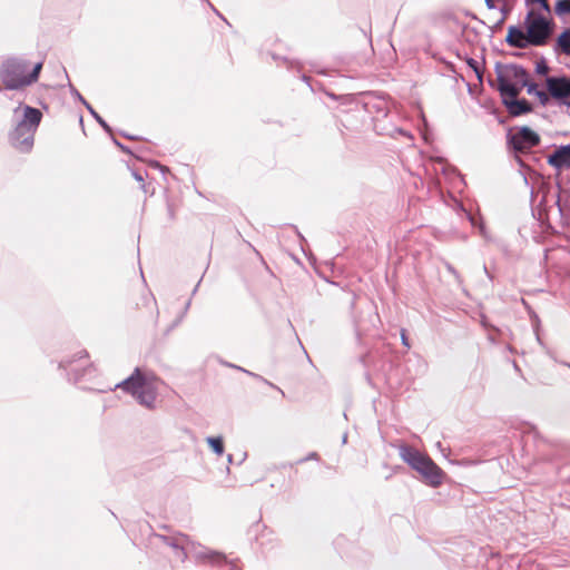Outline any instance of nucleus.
<instances>
[{
  "mask_svg": "<svg viewBox=\"0 0 570 570\" xmlns=\"http://www.w3.org/2000/svg\"><path fill=\"white\" fill-rule=\"evenodd\" d=\"M525 4L528 13L524 19V29L531 38L532 46H546L554 27L550 4L548 0H525Z\"/></svg>",
  "mask_w": 570,
  "mask_h": 570,
  "instance_id": "nucleus-1",
  "label": "nucleus"
},
{
  "mask_svg": "<svg viewBox=\"0 0 570 570\" xmlns=\"http://www.w3.org/2000/svg\"><path fill=\"white\" fill-rule=\"evenodd\" d=\"M399 450L401 459L415 470L428 485L436 488L442 484L445 473L426 453L406 444H401Z\"/></svg>",
  "mask_w": 570,
  "mask_h": 570,
  "instance_id": "nucleus-2",
  "label": "nucleus"
},
{
  "mask_svg": "<svg viewBox=\"0 0 570 570\" xmlns=\"http://www.w3.org/2000/svg\"><path fill=\"white\" fill-rule=\"evenodd\" d=\"M42 119L39 109L26 106L23 119L9 134L10 145L19 153H30L35 144V135Z\"/></svg>",
  "mask_w": 570,
  "mask_h": 570,
  "instance_id": "nucleus-3",
  "label": "nucleus"
},
{
  "mask_svg": "<svg viewBox=\"0 0 570 570\" xmlns=\"http://www.w3.org/2000/svg\"><path fill=\"white\" fill-rule=\"evenodd\" d=\"M42 66V62H38L32 71L28 73L26 62L10 59L1 66L0 79L6 89H21L38 80Z\"/></svg>",
  "mask_w": 570,
  "mask_h": 570,
  "instance_id": "nucleus-4",
  "label": "nucleus"
},
{
  "mask_svg": "<svg viewBox=\"0 0 570 570\" xmlns=\"http://www.w3.org/2000/svg\"><path fill=\"white\" fill-rule=\"evenodd\" d=\"M117 387L132 394L140 404L147 407H153L156 401V381L144 376L139 368H136L135 372L127 380L118 384Z\"/></svg>",
  "mask_w": 570,
  "mask_h": 570,
  "instance_id": "nucleus-5",
  "label": "nucleus"
},
{
  "mask_svg": "<svg viewBox=\"0 0 570 570\" xmlns=\"http://www.w3.org/2000/svg\"><path fill=\"white\" fill-rule=\"evenodd\" d=\"M528 71L518 66H505L498 72V90L502 97L517 98L524 86H528Z\"/></svg>",
  "mask_w": 570,
  "mask_h": 570,
  "instance_id": "nucleus-6",
  "label": "nucleus"
},
{
  "mask_svg": "<svg viewBox=\"0 0 570 570\" xmlns=\"http://www.w3.org/2000/svg\"><path fill=\"white\" fill-rule=\"evenodd\" d=\"M540 136L529 127H522L510 136L509 142L518 153H528L540 144Z\"/></svg>",
  "mask_w": 570,
  "mask_h": 570,
  "instance_id": "nucleus-7",
  "label": "nucleus"
},
{
  "mask_svg": "<svg viewBox=\"0 0 570 570\" xmlns=\"http://www.w3.org/2000/svg\"><path fill=\"white\" fill-rule=\"evenodd\" d=\"M546 86L552 99L570 108V78L548 77Z\"/></svg>",
  "mask_w": 570,
  "mask_h": 570,
  "instance_id": "nucleus-8",
  "label": "nucleus"
},
{
  "mask_svg": "<svg viewBox=\"0 0 570 570\" xmlns=\"http://www.w3.org/2000/svg\"><path fill=\"white\" fill-rule=\"evenodd\" d=\"M530 39L531 38H529L525 30L523 31L517 27H510L508 29L507 42L511 47H515L519 49H525L529 46H532V41Z\"/></svg>",
  "mask_w": 570,
  "mask_h": 570,
  "instance_id": "nucleus-9",
  "label": "nucleus"
},
{
  "mask_svg": "<svg viewBox=\"0 0 570 570\" xmlns=\"http://www.w3.org/2000/svg\"><path fill=\"white\" fill-rule=\"evenodd\" d=\"M548 164L557 169L570 168V145L561 146L549 155Z\"/></svg>",
  "mask_w": 570,
  "mask_h": 570,
  "instance_id": "nucleus-10",
  "label": "nucleus"
},
{
  "mask_svg": "<svg viewBox=\"0 0 570 570\" xmlns=\"http://www.w3.org/2000/svg\"><path fill=\"white\" fill-rule=\"evenodd\" d=\"M503 104L512 116H520L532 110L531 105L525 100L517 98L502 97Z\"/></svg>",
  "mask_w": 570,
  "mask_h": 570,
  "instance_id": "nucleus-11",
  "label": "nucleus"
},
{
  "mask_svg": "<svg viewBox=\"0 0 570 570\" xmlns=\"http://www.w3.org/2000/svg\"><path fill=\"white\" fill-rule=\"evenodd\" d=\"M554 50L570 56V28L564 29L556 39Z\"/></svg>",
  "mask_w": 570,
  "mask_h": 570,
  "instance_id": "nucleus-12",
  "label": "nucleus"
},
{
  "mask_svg": "<svg viewBox=\"0 0 570 570\" xmlns=\"http://www.w3.org/2000/svg\"><path fill=\"white\" fill-rule=\"evenodd\" d=\"M554 12L559 17L570 14V0H558L554 6Z\"/></svg>",
  "mask_w": 570,
  "mask_h": 570,
  "instance_id": "nucleus-13",
  "label": "nucleus"
},
{
  "mask_svg": "<svg viewBox=\"0 0 570 570\" xmlns=\"http://www.w3.org/2000/svg\"><path fill=\"white\" fill-rule=\"evenodd\" d=\"M207 442L217 455H222L224 453V443L222 438H208Z\"/></svg>",
  "mask_w": 570,
  "mask_h": 570,
  "instance_id": "nucleus-14",
  "label": "nucleus"
},
{
  "mask_svg": "<svg viewBox=\"0 0 570 570\" xmlns=\"http://www.w3.org/2000/svg\"><path fill=\"white\" fill-rule=\"evenodd\" d=\"M141 306L149 313L154 314L156 311V302L150 296H144L141 297Z\"/></svg>",
  "mask_w": 570,
  "mask_h": 570,
  "instance_id": "nucleus-15",
  "label": "nucleus"
},
{
  "mask_svg": "<svg viewBox=\"0 0 570 570\" xmlns=\"http://www.w3.org/2000/svg\"><path fill=\"white\" fill-rule=\"evenodd\" d=\"M77 361H79L82 368L90 365L89 355L86 350H80L76 353Z\"/></svg>",
  "mask_w": 570,
  "mask_h": 570,
  "instance_id": "nucleus-16",
  "label": "nucleus"
},
{
  "mask_svg": "<svg viewBox=\"0 0 570 570\" xmlns=\"http://www.w3.org/2000/svg\"><path fill=\"white\" fill-rule=\"evenodd\" d=\"M466 63L475 72L478 79L481 80V78H482V68H481L480 63L476 60L472 59V58L466 59Z\"/></svg>",
  "mask_w": 570,
  "mask_h": 570,
  "instance_id": "nucleus-17",
  "label": "nucleus"
},
{
  "mask_svg": "<svg viewBox=\"0 0 570 570\" xmlns=\"http://www.w3.org/2000/svg\"><path fill=\"white\" fill-rule=\"evenodd\" d=\"M534 96L539 99V101L542 106L548 105L549 99L551 98L548 90L547 91H543V90L535 91Z\"/></svg>",
  "mask_w": 570,
  "mask_h": 570,
  "instance_id": "nucleus-18",
  "label": "nucleus"
},
{
  "mask_svg": "<svg viewBox=\"0 0 570 570\" xmlns=\"http://www.w3.org/2000/svg\"><path fill=\"white\" fill-rule=\"evenodd\" d=\"M529 95H535V91H539L537 83L530 82L528 80V86H524Z\"/></svg>",
  "mask_w": 570,
  "mask_h": 570,
  "instance_id": "nucleus-19",
  "label": "nucleus"
},
{
  "mask_svg": "<svg viewBox=\"0 0 570 570\" xmlns=\"http://www.w3.org/2000/svg\"><path fill=\"white\" fill-rule=\"evenodd\" d=\"M401 336H402V343H403L406 347H410L409 340H407V337H406V334H405V331H404V330L402 331Z\"/></svg>",
  "mask_w": 570,
  "mask_h": 570,
  "instance_id": "nucleus-20",
  "label": "nucleus"
},
{
  "mask_svg": "<svg viewBox=\"0 0 570 570\" xmlns=\"http://www.w3.org/2000/svg\"><path fill=\"white\" fill-rule=\"evenodd\" d=\"M485 1V4L489 9H494L497 6H495V0H484Z\"/></svg>",
  "mask_w": 570,
  "mask_h": 570,
  "instance_id": "nucleus-21",
  "label": "nucleus"
},
{
  "mask_svg": "<svg viewBox=\"0 0 570 570\" xmlns=\"http://www.w3.org/2000/svg\"><path fill=\"white\" fill-rule=\"evenodd\" d=\"M307 459H309V460H318V459H320V456H318V454H317L316 452H313V453H311V454L308 455V458H307Z\"/></svg>",
  "mask_w": 570,
  "mask_h": 570,
  "instance_id": "nucleus-22",
  "label": "nucleus"
},
{
  "mask_svg": "<svg viewBox=\"0 0 570 570\" xmlns=\"http://www.w3.org/2000/svg\"><path fill=\"white\" fill-rule=\"evenodd\" d=\"M134 176L138 181H142V177L140 175L135 173Z\"/></svg>",
  "mask_w": 570,
  "mask_h": 570,
  "instance_id": "nucleus-23",
  "label": "nucleus"
},
{
  "mask_svg": "<svg viewBox=\"0 0 570 570\" xmlns=\"http://www.w3.org/2000/svg\"><path fill=\"white\" fill-rule=\"evenodd\" d=\"M72 363H73V360L66 361V362H65V366H70Z\"/></svg>",
  "mask_w": 570,
  "mask_h": 570,
  "instance_id": "nucleus-24",
  "label": "nucleus"
},
{
  "mask_svg": "<svg viewBox=\"0 0 570 570\" xmlns=\"http://www.w3.org/2000/svg\"><path fill=\"white\" fill-rule=\"evenodd\" d=\"M548 70V68L546 66H543L542 68L539 69L540 72H546Z\"/></svg>",
  "mask_w": 570,
  "mask_h": 570,
  "instance_id": "nucleus-25",
  "label": "nucleus"
},
{
  "mask_svg": "<svg viewBox=\"0 0 570 570\" xmlns=\"http://www.w3.org/2000/svg\"><path fill=\"white\" fill-rule=\"evenodd\" d=\"M155 166L160 167L161 169H166L164 166H160L159 163H156Z\"/></svg>",
  "mask_w": 570,
  "mask_h": 570,
  "instance_id": "nucleus-26",
  "label": "nucleus"
}]
</instances>
